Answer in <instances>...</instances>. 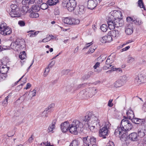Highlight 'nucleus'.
Listing matches in <instances>:
<instances>
[{
    "mask_svg": "<svg viewBox=\"0 0 146 146\" xmlns=\"http://www.w3.org/2000/svg\"><path fill=\"white\" fill-rule=\"evenodd\" d=\"M133 127L131 123L127 119V118L123 119L121 121L120 126H118L115 131L114 134L120 138V139L123 141H125L127 143L128 140L126 132L131 129Z\"/></svg>",
    "mask_w": 146,
    "mask_h": 146,
    "instance_id": "nucleus-1",
    "label": "nucleus"
},
{
    "mask_svg": "<svg viewBox=\"0 0 146 146\" xmlns=\"http://www.w3.org/2000/svg\"><path fill=\"white\" fill-rule=\"evenodd\" d=\"M84 122H82L78 120H75L70 124L69 126V132L74 135H77L78 133H80L83 130V127Z\"/></svg>",
    "mask_w": 146,
    "mask_h": 146,
    "instance_id": "nucleus-2",
    "label": "nucleus"
},
{
    "mask_svg": "<svg viewBox=\"0 0 146 146\" xmlns=\"http://www.w3.org/2000/svg\"><path fill=\"white\" fill-rule=\"evenodd\" d=\"M126 114L127 115V119H130L133 123L141 125H145L146 123L145 119H141L134 117V113L131 108L126 112Z\"/></svg>",
    "mask_w": 146,
    "mask_h": 146,
    "instance_id": "nucleus-3",
    "label": "nucleus"
},
{
    "mask_svg": "<svg viewBox=\"0 0 146 146\" xmlns=\"http://www.w3.org/2000/svg\"><path fill=\"white\" fill-rule=\"evenodd\" d=\"M97 92V91L95 88H92L81 91L80 92V94L83 98L86 99L92 97Z\"/></svg>",
    "mask_w": 146,
    "mask_h": 146,
    "instance_id": "nucleus-4",
    "label": "nucleus"
},
{
    "mask_svg": "<svg viewBox=\"0 0 146 146\" xmlns=\"http://www.w3.org/2000/svg\"><path fill=\"white\" fill-rule=\"evenodd\" d=\"M110 125L111 124L109 122H106L104 127L100 129L99 134L100 137H102L103 139H105L108 136Z\"/></svg>",
    "mask_w": 146,
    "mask_h": 146,
    "instance_id": "nucleus-5",
    "label": "nucleus"
},
{
    "mask_svg": "<svg viewBox=\"0 0 146 146\" xmlns=\"http://www.w3.org/2000/svg\"><path fill=\"white\" fill-rule=\"evenodd\" d=\"M99 120L98 118L93 115L91 112H89L87 114H86L83 118V122H84V125L90 127L89 123H90V121L91 122Z\"/></svg>",
    "mask_w": 146,
    "mask_h": 146,
    "instance_id": "nucleus-6",
    "label": "nucleus"
},
{
    "mask_svg": "<svg viewBox=\"0 0 146 146\" xmlns=\"http://www.w3.org/2000/svg\"><path fill=\"white\" fill-rule=\"evenodd\" d=\"M127 77L124 75L120 77L119 79L116 81L114 83V86L117 88L123 85L127 81Z\"/></svg>",
    "mask_w": 146,
    "mask_h": 146,
    "instance_id": "nucleus-7",
    "label": "nucleus"
},
{
    "mask_svg": "<svg viewBox=\"0 0 146 146\" xmlns=\"http://www.w3.org/2000/svg\"><path fill=\"white\" fill-rule=\"evenodd\" d=\"M63 21L64 23L69 25H77L80 23V21L78 19L70 17L65 18L63 20Z\"/></svg>",
    "mask_w": 146,
    "mask_h": 146,
    "instance_id": "nucleus-8",
    "label": "nucleus"
},
{
    "mask_svg": "<svg viewBox=\"0 0 146 146\" xmlns=\"http://www.w3.org/2000/svg\"><path fill=\"white\" fill-rule=\"evenodd\" d=\"M69 123L68 121L62 123L60 125V128L62 132L65 133L68 130L69 131Z\"/></svg>",
    "mask_w": 146,
    "mask_h": 146,
    "instance_id": "nucleus-9",
    "label": "nucleus"
},
{
    "mask_svg": "<svg viewBox=\"0 0 146 146\" xmlns=\"http://www.w3.org/2000/svg\"><path fill=\"white\" fill-rule=\"evenodd\" d=\"M69 2L68 5V10L70 11H72L76 7L77 3L76 1H69Z\"/></svg>",
    "mask_w": 146,
    "mask_h": 146,
    "instance_id": "nucleus-10",
    "label": "nucleus"
},
{
    "mask_svg": "<svg viewBox=\"0 0 146 146\" xmlns=\"http://www.w3.org/2000/svg\"><path fill=\"white\" fill-rule=\"evenodd\" d=\"M114 21L115 27H118L123 26L124 25V21L122 19H120L119 17L117 18H114Z\"/></svg>",
    "mask_w": 146,
    "mask_h": 146,
    "instance_id": "nucleus-11",
    "label": "nucleus"
},
{
    "mask_svg": "<svg viewBox=\"0 0 146 146\" xmlns=\"http://www.w3.org/2000/svg\"><path fill=\"white\" fill-rule=\"evenodd\" d=\"M135 81L137 82L138 84H139L141 83H145L146 79L142 74H141L135 78Z\"/></svg>",
    "mask_w": 146,
    "mask_h": 146,
    "instance_id": "nucleus-12",
    "label": "nucleus"
},
{
    "mask_svg": "<svg viewBox=\"0 0 146 146\" xmlns=\"http://www.w3.org/2000/svg\"><path fill=\"white\" fill-rule=\"evenodd\" d=\"M127 137L128 138V140L127 142H129H129L128 141L129 139L132 141H135L137 140V133L135 132L129 134L128 136H127ZM126 143L127 145L128 144V143Z\"/></svg>",
    "mask_w": 146,
    "mask_h": 146,
    "instance_id": "nucleus-13",
    "label": "nucleus"
},
{
    "mask_svg": "<svg viewBox=\"0 0 146 146\" xmlns=\"http://www.w3.org/2000/svg\"><path fill=\"white\" fill-rule=\"evenodd\" d=\"M125 31L127 35H130L133 32V25L132 24H127L125 28Z\"/></svg>",
    "mask_w": 146,
    "mask_h": 146,
    "instance_id": "nucleus-14",
    "label": "nucleus"
},
{
    "mask_svg": "<svg viewBox=\"0 0 146 146\" xmlns=\"http://www.w3.org/2000/svg\"><path fill=\"white\" fill-rule=\"evenodd\" d=\"M100 40L102 43L109 42L112 40V38L108 34L107 36H105L100 38Z\"/></svg>",
    "mask_w": 146,
    "mask_h": 146,
    "instance_id": "nucleus-15",
    "label": "nucleus"
},
{
    "mask_svg": "<svg viewBox=\"0 0 146 146\" xmlns=\"http://www.w3.org/2000/svg\"><path fill=\"white\" fill-rule=\"evenodd\" d=\"M19 8H17L15 10L12 11L9 13L10 15L12 17H19L20 16Z\"/></svg>",
    "mask_w": 146,
    "mask_h": 146,
    "instance_id": "nucleus-16",
    "label": "nucleus"
},
{
    "mask_svg": "<svg viewBox=\"0 0 146 146\" xmlns=\"http://www.w3.org/2000/svg\"><path fill=\"white\" fill-rule=\"evenodd\" d=\"M109 36H111V38H117L119 37L120 35L119 32L117 30H112L109 31L108 33Z\"/></svg>",
    "mask_w": 146,
    "mask_h": 146,
    "instance_id": "nucleus-17",
    "label": "nucleus"
},
{
    "mask_svg": "<svg viewBox=\"0 0 146 146\" xmlns=\"http://www.w3.org/2000/svg\"><path fill=\"white\" fill-rule=\"evenodd\" d=\"M97 1H88V8L92 10L94 9L97 6L96 3Z\"/></svg>",
    "mask_w": 146,
    "mask_h": 146,
    "instance_id": "nucleus-18",
    "label": "nucleus"
},
{
    "mask_svg": "<svg viewBox=\"0 0 146 146\" xmlns=\"http://www.w3.org/2000/svg\"><path fill=\"white\" fill-rule=\"evenodd\" d=\"M91 123L92 125V126H91L90 127V130H92L93 129H94V128L97 129L100 127L99 120L91 122Z\"/></svg>",
    "mask_w": 146,
    "mask_h": 146,
    "instance_id": "nucleus-19",
    "label": "nucleus"
},
{
    "mask_svg": "<svg viewBox=\"0 0 146 146\" xmlns=\"http://www.w3.org/2000/svg\"><path fill=\"white\" fill-rule=\"evenodd\" d=\"M115 60V56L112 54L108 58L106 62V64H111Z\"/></svg>",
    "mask_w": 146,
    "mask_h": 146,
    "instance_id": "nucleus-20",
    "label": "nucleus"
},
{
    "mask_svg": "<svg viewBox=\"0 0 146 146\" xmlns=\"http://www.w3.org/2000/svg\"><path fill=\"white\" fill-rule=\"evenodd\" d=\"M10 46L12 49L15 51L18 50L19 49H22L15 41L14 42H12Z\"/></svg>",
    "mask_w": 146,
    "mask_h": 146,
    "instance_id": "nucleus-21",
    "label": "nucleus"
},
{
    "mask_svg": "<svg viewBox=\"0 0 146 146\" xmlns=\"http://www.w3.org/2000/svg\"><path fill=\"white\" fill-rule=\"evenodd\" d=\"M55 105L54 103H52L50 105L44 110L43 112L47 114L49 112H51L53 111V108L54 107Z\"/></svg>",
    "mask_w": 146,
    "mask_h": 146,
    "instance_id": "nucleus-22",
    "label": "nucleus"
},
{
    "mask_svg": "<svg viewBox=\"0 0 146 146\" xmlns=\"http://www.w3.org/2000/svg\"><path fill=\"white\" fill-rule=\"evenodd\" d=\"M86 8L84 6L82 5H79V9L77 10V12L79 15H81L84 14L85 13Z\"/></svg>",
    "mask_w": 146,
    "mask_h": 146,
    "instance_id": "nucleus-23",
    "label": "nucleus"
},
{
    "mask_svg": "<svg viewBox=\"0 0 146 146\" xmlns=\"http://www.w3.org/2000/svg\"><path fill=\"white\" fill-rule=\"evenodd\" d=\"M15 41L22 49L23 48H24L25 42L23 39L18 38Z\"/></svg>",
    "mask_w": 146,
    "mask_h": 146,
    "instance_id": "nucleus-24",
    "label": "nucleus"
},
{
    "mask_svg": "<svg viewBox=\"0 0 146 146\" xmlns=\"http://www.w3.org/2000/svg\"><path fill=\"white\" fill-rule=\"evenodd\" d=\"M31 8V9H30L29 10L30 12L31 11H32L33 12H37L40 10V5H34L32 6Z\"/></svg>",
    "mask_w": 146,
    "mask_h": 146,
    "instance_id": "nucleus-25",
    "label": "nucleus"
},
{
    "mask_svg": "<svg viewBox=\"0 0 146 146\" xmlns=\"http://www.w3.org/2000/svg\"><path fill=\"white\" fill-rule=\"evenodd\" d=\"M89 137L88 136L87 137H83L82 140L84 145L85 146H90V140H89Z\"/></svg>",
    "mask_w": 146,
    "mask_h": 146,
    "instance_id": "nucleus-26",
    "label": "nucleus"
},
{
    "mask_svg": "<svg viewBox=\"0 0 146 146\" xmlns=\"http://www.w3.org/2000/svg\"><path fill=\"white\" fill-rule=\"evenodd\" d=\"M34 31L31 30L27 32L29 33L28 35L30 37H33L36 36L39 33V31L34 32Z\"/></svg>",
    "mask_w": 146,
    "mask_h": 146,
    "instance_id": "nucleus-27",
    "label": "nucleus"
},
{
    "mask_svg": "<svg viewBox=\"0 0 146 146\" xmlns=\"http://www.w3.org/2000/svg\"><path fill=\"white\" fill-rule=\"evenodd\" d=\"M28 12L31 13L29 14V16L30 17L33 18H36L38 17L39 16L38 14L37 13H35V12H33L32 11H31V12L30 11L28 10Z\"/></svg>",
    "mask_w": 146,
    "mask_h": 146,
    "instance_id": "nucleus-28",
    "label": "nucleus"
},
{
    "mask_svg": "<svg viewBox=\"0 0 146 146\" xmlns=\"http://www.w3.org/2000/svg\"><path fill=\"white\" fill-rule=\"evenodd\" d=\"M5 70L4 72H3V70H4V69H2L1 70V71H0V73H1L0 75L1 76V77H2V78H3V79H4V80H5L7 76L6 73L8 71V69L7 68H5Z\"/></svg>",
    "mask_w": 146,
    "mask_h": 146,
    "instance_id": "nucleus-29",
    "label": "nucleus"
},
{
    "mask_svg": "<svg viewBox=\"0 0 146 146\" xmlns=\"http://www.w3.org/2000/svg\"><path fill=\"white\" fill-rule=\"evenodd\" d=\"M107 23L109 28L110 29H113L115 28L114 21H109Z\"/></svg>",
    "mask_w": 146,
    "mask_h": 146,
    "instance_id": "nucleus-30",
    "label": "nucleus"
},
{
    "mask_svg": "<svg viewBox=\"0 0 146 146\" xmlns=\"http://www.w3.org/2000/svg\"><path fill=\"white\" fill-rule=\"evenodd\" d=\"M90 145L94 143H96V138L92 136H89Z\"/></svg>",
    "mask_w": 146,
    "mask_h": 146,
    "instance_id": "nucleus-31",
    "label": "nucleus"
},
{
    "mask_svg": "<svg viewBox=\"0 0 146 146\" xmlns=\"http://www.w3.org/2000/svg\"><path fill=\"white\" fill-rule=\"evenodd\" d=\"M19 57L21 60H23L26 57V55L25 51L21 52L19 55Z\"/></svg>",
    "mask_w": 146,
    "mask_h": 146,
    "instance_id": "nucleus-32",
    "label": "nucleus"
},
{
    "mask_svg": "<svg viewBox=\"0 0 146 146\" xmlns=\"http://www.w3.org/2000/svg\"><path fill=\"white\" fill-rule=\"evenodd\" d=\"M59 2V1H57L56 2H54V1H47L46 3L48 5L51 6L56 5Z\"/></svg>",
    "mask_w": 146,
    "mask_h": 146,
    "instance_id": "nucleus-33",
    "label": "nucleus"
},
{
    "mask_svg": "<svg viewBox=\"0 0 146 146\" xmlns=\"http://www.w3.org/2000/svg\"><path fill=\"white\" fill-rule=\"evenodd\" d=\"M79 144L78 141L75 139L72 141L69 146H78Z\"/></svg>",
    "mask_w": 146,
    "mask_h": 146,
    "instance_id": "nucleus-34",
    "label": "nucleus"
},
{
    "mask_svg": "<svg viewBox=\"0 0 146 146\" xmlns=\"http://www.w3.org/2000/svg\"><path fill=\"white\" fill-rule=\"evenodd\" d=\"M145 135V133L143 130H138V135L141 138L143 137Z\"/></svg>",
    "mask_w": 146,
    "mask_h": 146,
    "instance_id": "nucleus-35",
    "label": "nucleus"
},
{
    "mask_svg": "<svg viewBox=\"0 0 146 146\" xmlns=\"http://www.w3.org/2000/svg\"><path fill=\"white\" fill-rule=\"evenodd\" d=\"M108 27L105 24H102L101 27V30L104 32H106L108 29Z\"/></svg>",
    "mask_w": 146,
    "mask_h": 146,
    "instance_id": "nucleus-36",
    "label": "nucleus"
},
{
    "mask_svg": "<svg viewBox=\"0 0 146 146\" xmlns=\"http://www.w3.org/2000/svg\"><path fill=\"white\" fill-rule=\"evenodd\" d=\"M48 6L47 3H43L40 5V8L42 10L46 9L48 8Z\"/></svg>",
    "mask_w": 146,
    "mask_h": 146,
    "instance_id": "nucleus-37",
    "label": "nucleus"
},
{
    "mask_svg": "<svg viewBox=\"0 0 146 146\" xmlns=\"http://www.w3.org/2000/svg\"><path fill=\"white\" fill-rule=\"evenodd\" d=\"M92 73L91 72H89L87 74L84 75L82 77V79L83 80H87L89 78L91 75Z\"/></svg>",
    "mask_w": 146,
    "mask_h": 146,
    "instance_id": "nucleus-38",
    "label": "nucleus"
},
{
    "mask_svg": "<svg viewBox=\"0 0 146 146\" xmlns=\"http://www.w3.org/2000/svg\"><path fill=\"white\" fill-rule=\"evenodd\" d=\"M138 6L140 8H143L145 10V8L143 1H138Z\"/></svg>",
    "mask_w": 146,
    "mask_h": 146,
    "instance_id": "nucleus-39",
    "label": "nucleus"
},
{
    "mask_svg": "<svg viewBox=\"0 0 146 146\" xmlns=\"http://www.w3.org/2000/svg\"><path fill=\"white\" fill-rule=\"evenodd\" d=\"M133 22L135 23L137 25H139L141 23V20L139 19L135 18H134V20L133 21Z\"/></svg>",
    "mask_w": 146,
    "mask_h": 146,
    "instance_id": "nucleus-40",
    "label": "nucleus"
},
{
    "mask_svg": "<svg viewBox=\"0 0 146 146\" xmlns=\"http://www.w3.org/2000/svg\"><path fill=\"white\" fill-rule=\"evenodd\" d=\"M54 38H50L49 37V36L46 37V38H44L42 39V42H47L48 41H50L51 39H54Z\"/></svg>",
    "mask_w": 146,
    "mask_h": 146,
    "instance_id": "nucleus-41",
    "label": "nucleus"
},
{
    "mask_svg": "<svg viewBox=\"0 0 146 146\" xmlns=\"http://www.w3.org/2000/svg\"><path fill=\"white\" fill-rule=\"evenodd\" d=\"M10 29V28L6 27L4 28L3 30L1 31L0 33L2 35H4L5 33L7 32Z\"/></svg>",
    "mask_w": 146,
    "mask_h": 146,
    "instance_id": "nucleus-42",
    "label": "nucleus"
},
{
    "mask_svg": "<svg viewBox=\"0 0 146 146\" xmlns=\"http://www.w3.org/2000/svg\"><path fill=\"white\" fill-rule=\"evenodd\" d=\"M54 13L55 15H59L60 13L59 8L58 7L55 8L54 10Z\"/></svg>",
    "mask_w": 146,
    "mask_h": 146,
    "instance_id": "nucleus-43",
    "label": "nucleus"
},
{
    "mask_svg": "<svg viewBox=\"0 0 146 146\" xmlns=\"http://www.w3.org/2000/svg\"><path fill=\"white\" fill-rule=\"evenodd\" d=\"M6 24L5 23L1 24L0 26V31H2L4 28H6Z\"/></svg>",
    "mask_w": 146,
    "mask_h": 146,
    "instance_id": "nucleus-44",
    "label": "nucleus"
},
{
    "mask_svg": "<svg viewBox=\"0 0 146 146\" xmlns=\"http://www.w3.org/2000/svg\"><path fill=\"white\" fill-rule=\"evenodd\" d=\"M135 60L134 58L129 56L128 57L127 62L128 63L132 62Z\"/></svg>",
    "mask_w": 146,
    "mask_h": 146,
    "instance_id": "nucleus-45",
    "label": "nucleus"
},
{
    "mask_svg": "<svg viewBox=\"0 0 146 146\" xmlns=\"http://www.w3.org/2000/svg\"><path fill=\"white\" fill-rule=\"evenodd\" d=\"M127 21L129 23H132L133 22L134 18H132L130 17H128L126 18Z\"/></svg>",
    "mask_w": 146,
    "mask_h": 146,
    "instance_id": "nucleus-46",
    "label": "nucleus"
},
{
    "mask_svg": "<svg viewBox=\"0 0 146 146\" xmlns=\"http://www.w3.org/2000/svg\"><path fill=\"white\" fill-rule=\"evenodd\" d=\"M10 7L11 9V11H13V10H14L16 9L17 8H19L18 7V6L17 5H15V4H12L10 6Z\"/></svg>",
    "mask_w": 146,
    "mask_h": 146,
    "instance_id": "nucleus-47",
    "label": "nucleus"
},
{
    "mask_svg": "<svg viewBox=\"0 0 146 146\" xmlns=\"http://www.w3.org/2000/svg\"><path fill=\"white\" fill-rule=\"evenodd\" d=\"M20 3V4H21L23 5H28V1H18Z\"/></svg>",
    "mask_w": 146,
    "mask_h": 146,
    "instance_id": "nucleus-48",
    "label": "nucleus"
},
{
    "mask_svg": "<svg viewBox=\"0 0 146 146\" xmlns=\"http://www.w3.org/2000/svg\"><path fill=\"white\" fill-rule=\"evenodd\" d=\"M106 58V57L104 55H101L97 58V59L98 61H100L101 59H102L101 60V62H102Z\"/></svg>",
    "mask_w": 146,
    "mask_h": 146,
    "instance_id": "nucleus-49",
    "label": "nucleus"
},
{
    "mask_svg": "<svg viewBox=\"0 0 146 146\" xmlns=\"http://www.w3.org/2000/svg\"><path fill=\"white\" fill-rule=\"evenodd\" d=\"M113 16L112 15L110 16H108V19L107 20V23L109 22V21H114Z\"/></svg>",
    "mask_w": 146,
    "mask_h": 146,
    "instance_id": "nucleus-50",
    "label": "nucleus"
},
{
    "mask_svg": "<svg viewBox=\"0 0 146 146\" xmlns=\"http://www.w3.org/2000/svg\"><path fill=\"white\" fill-rule=\"evenodd\" d=\"M72 86L70 85H68L66 86V90L67 92H70L72 89Z\"/></svg>",
    "mask_w": 146,
    "mask_h": 146,
    "instance_id": "nucleus-51",
    "label": "nucleus"
},
{
    "mask_svg": "<svg viewBox=\"0 0 146 146\" xmlns=\"http://www.w3.org/2000/svg\"><path fill=\"white\" fill-rule=\"evenodd\" d=\"M69 3V1H63L62 2V5L64 7H66L68 8V5Z\"/></svg>",
    "mask_w": 146,
    "mask_h": 146,
    "instance_id": "nucleus-52",
    "label": "nucleus"
},
{
    "mask_svg": "<svg viewBox=\"0 0 146 146\" xmlns=\"http://www.w3.org/2000/svg\"><path fill=\"white\" fill-rule=\"evenodd\" d=\"M86 84V83L79 84V85L77 86L75 88V89H78L79 88H81L82 86H85Z\"/></svg>",
    "mask_w": 146,
    "mask_h": 146,
    "instance_id": "nucleus-53",
    "label": "nucleus"
},
{
    "mask_svg": "<svg viewBox=\"0 0 146 146\" xmlns=\"http://www.w3.org/2000/svg\"><path fill=\"white\" fill-rule=\"evenodd\" d=\"M52 125H50L48 129V131L49 132L52 131L53 129L55 128Z\"/></svg>",
    "mask_w": 146,
    "mask_h": 146,
    "instance_id": "nucleus-54",
    "label": "nucleus"
},
{
    "mask_svg": "<svg viewBox=\"0 0 146 146\" xmlns=\"http://www.w3.org/2000/svg\"><path fill=\"white\" fill-rule=\"evenodd\" d=\"M18 24L21 27L24 26L25 25V22L22 21H20L18 22Z\"/></svg>",
    "mask_w": 146,
    "mask_h": 146,
    "instance_id": "nucleus-55",
    "label": "nucleus"
},
{
    "mask_svg": "<svg viewBox=\"0 0 146 146\" xmlns=\"http://www.w3.org/2000/svg\"><path fill=\"white\" fill-rule=\"evenodd\" d=\"M113 101V100L110 99L108 102V106L110 107H112L113 105V104L112 103Z\"/></svg>",
    "mask_w": 146,
    "mask_h": 146,
    "instance_id": "nucleus-56",
    "label": "nucleus"
},
{
    "mask_svg": "<svg viewBox=\"0 0 146 146\" xmlns=\"http://www.w3.org/2000/svg\"><path fill=\"white\" fill-rule=\"evenodd\" d=\"M93 44L92 42H91L90 43H86V46L84 47L83 48V49H87L90 46Z\"/></svg>",
    "mask_w": 146,
    "mask_h": 146,
    "instance_id": "nucleus-57",
    "label": "nucleus"
},
{
    "mask_svg": "<svg viewBox=\"0 0 146 146\" xmlns=\"http://www.w3.org/2000/svg\"><path fill=\"white\" fill-rule=\"evenodd\" d=\"M112 70L113 71L116 70V71L118 72H122V70L120 68H113Z\"/></svg>",
    "mask_w": 146,
    "mask_h": 146,
    "instance_id": "nucleus-58",
    "label": "nucleus"
},
{
    "mask_svg": "<svg viewBox=\"0 0 146 146\" xmlns=\"http://www.w3.org/2000/svg\"><path fill=\"white\" fill-rule=\"evenodd\" d=\"M55 63V62L54 61H52L49 64L48 66L50 68H52V66H53Z\"/></svg>",
    "mask_w": 146,
    "mask_h": 146,
    "instance_id": "nucleus-59",
    "label": "nucleus"
},
{
    "mask_svg": "<svg viewBox=\"0 0 146 146\" xmlns=\"http://www.w3.org/2000/svg\"><path fill=\"white\" fill-rule=\"evenodd\" d=\"M96 48H95V49H94V48L92 46L91 48H90L89 50V52H91V53H92L94 52Z\"/></svg>",
    "mask_w": 146,
    "mask_h": 146,
    "instance_id": "nucleus-60",
    "label": "nucleus"
},
{
    "mask_svg": "<svg viewBox=\"0 0 146 146\" xmlns=\"http://www.w3.org/2000/svg\"><path fill=\"white\" fill-rule=\"evenodd\" d=\"M100 66V63L98 62H96L94 66L93 67L94 69H96L98 67Z\"/></svg>",
    "mask_w": 146,
    "mask_h": 146,
    "instance_id": "nucleus-61",
    "label": "nucleus"
},
{
    "mask_svg": "<svg viewBox=\"0 0 146 146\" xmlns=\"http://www.w3.org/2000/svg\"><path fill=\"white\" fill-rule=\"evenodd\" d=\"M130 47V46H127L126 47H125L122 49H121L122 51H125L129 49Z\"/></svg>",
    "mask_w": 146,
    "mask_h": 146,
    "instance_id": "nucleus-62",
    "label": "nucleus"
},
{
    "mask_svg": "<svg viewBox=\"0 0 146 146\" xmlns=\"http://www.w3.org/2000/svg\"><path fill=\"white\" fill-rule=\"evenodd\" d=\"M31 84L30 83H28L27 84L26 87L24 89L27 90L29 88L31 87Z\"/></svg>",
    "mask_w": 146,
    "mask_h": 146,
    "instance_id": "nucleus-63",
    "label": "nucleus"
},
{
    "mask_svg": "<svg viewBox=\"0 0 146 146\" xmlns=\"http://www.w3.org/2000/svg\"><path fill=\"white\" fill-rule=\"evenodd\" d=\"M132 42V41H131V40H128L127 42H126V43H124L123 44L122 46H121L122 47H123L125 45L127 44H129V43H131Z\"/></svg>",
    "mask_w": 146,
    "mask_h": 146,
    "instance_id": "nucleus-64",
    "label": "nucleus"
}]
</instances>
